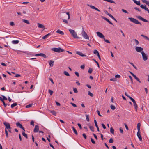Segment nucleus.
Returning a JSON list of instances; mask_svg holds the SVG:
<instances>
[{
	"label": "nucleus",
	"mask_w": 149,
	"mask_h": 149,
	"mask_svg": "<svg viewBox=\"0 0 149 149\" xmlns=\"http://www.w3.org/2000/svg\"><path fill=\"white\" fill-rule=\"evenodd\" d=\"M97 111L98 115L100 117H102V116L100 114L99 111L98 110H97Z\"/></svg>",
	"instance_id": "nucleus-50"
},
{
	"label": "nucleus",
	"mask_w": 149,
	"mask_h": 149,
	"mask_svg": "<svg viewBox=\"0 0 149 149\" xmlns=\"http://www.w3.org/2000/svg\"><path fill=\"white\" fill-rule=\"evenodd\" d=\"M134 104V108L136 111H137L138 106L136 102L133 103Z\"/></svg>",
	"instance_id": "nucleus-20"
},
{
	"label": "nucleus",
	"mask_w": 149,
	"mask_h": 149,
	"mask_svg": "<svg viewBox=\"0 0 149 149\" xmlns=\"http://www.w3.org/2000/svg\"><path fill=\"white\" fill-rule=\"evenodd\" d=\"M110 107L111 109L113 110H114L116 109L115 107L113 105L111 104L110 106Z\"/></svg>",
	"instance_id": "nucleus-34"
},
{
	"label": "nucleus",
	"mask_w": 149,
	"mask_h": 149,
	"mask_svg": "<svg viewBox=\"0 0 149 149\" xmlns=\"http://www.w3.org/2000/svg\"><path fill=\"white\" fill-rule=\"evenodd\" d=\"M38 27L39 28H44V30L45 29V28H44L45 27L44 26V25H43V24L38 23Z\"/></svg>",
	"instance_id": "nucleus-18"
},
{
	"label": "nucleus",
	"mask_w": 149,
	"mask_h": 149,
	"mask_svg": "<svg viewBox=\"0 0 149 149\" xmlns=\"http://www.w3.org/2000/svg\"><path fill=\"white\" fill-rule=\"evenodd\" d=\"M110 81H116V78H111V79H110Z\"/></svg>",
	"instance_id": "nucleus-48"
},
{
	"label": "nucleus",
	"mask_w": 149,
	"mask_h": 149,
	"mask_svg": "<svg viewBox=\"0 0 149 149\" xmlns=\"http://www.w3.org/2000/svg\"><path fill=\"white\" fill-rule=\"evenodd\" d=\"M48 91L49 93H50V95H52L53 93V91L50 89H49L48 90Z\"/></svg>",
	"instance_id": "nucleus-38"
},
{
	"label": "nucleus",
	"mask_w": 149,
	"mask_h": 149,
	"mask_svg": "<svg viewBox=\"0 0 149 149\" xmlns=\"http://www.w3.org/2000/svg\"><path fill=\"white\" fill-rule=\"evenodd\" d=\"M32 104H29L28 105L26 106V108H29V107H31L32 106Z\"/></svg>",
	"instance_id": "nucleus-47"
},
{
	"label": "nucleus",
	"mask_w": 149,
	"mask_h": 149,
	"mask_svg": "<svg viewBox=\"0 0 149 149\" xmlns=\"http://www.w3.org/2000/svg\"><path fill=\"white\" fill-rule=\"evenodd\" d=\"M134 40L135 42V43L136 45H138L139 44V42L138 40L136 39H134Z\"/></svg>",
	"instance_id": "nucleus-45"
},
{
	"label": "nucleus",
	"mask_w": 149,
	"mask_h": 149,
	"mask_svg": "<svg viewBox=\"0 0 149 149\" xmlns=\"http://www.w3.org/2000/svg\"><path fill=\"white\" fill-rule=\"evenodd\" d=\"M17 104L16 103H15L12 104L11 105V108H13L15 106H17Z\"/></svg>",
	"instance_id": "nucleus-28"
},
{
	"label": "nucleus",
	"mask_w": 149,
	"mask_h": 149,
	"mask_svg": "<svg viewBox=\"0 0 149 149\" xmlns=\"http://www.w3.org/2000/svg\"><path fill=\"white\" fill-rule=\"evenodd\" d=\"M129 78L131 80V81L132 83H133V80H132V78L131 76L130 75L129 76Z\"/></svg>",
	"instance_id": "nucleus-59"
},
{
	"label": "nucleus",
	"mask_w": 149,
	"mask_h": 149,
	"mask_svg": "<svg viewBox=\"0 0 149 149\" xmlns=\"http://www.w3.org/2000/svg\"><path fill=\"white\" fill-rule=\"evenodd\" d=\"M134 9L139 12H141V10L139 8H138L137 7H134Z\"/></svg>",
	"instance_id": "nucleus-49"
},
{
	"label": "nucleus",
	"mask_w": 149,
	"mask_h": 149,
	"mask_svg": "<svg viewBox=\"0 0 149 149\" xmlns=\"http://www.w3.org/2000/svg\"><path fill=\"white\" fill-rule=\"evenodd\" d=\"M142 1L143 3L146 4L147 5L149 6V1H148L146 0H143Z\"/></svg>",
	"instance_id": "nucleus-30"
},
{
	"label": "nucleus",
	"mask_w": 149,
	"mask_h": 149,
	"mask_svg": "<svg viewBox=\"0 0 149 149\" xmlns=\"http://www.w3.org/2000/svg\"><path fill=\"white\" fill-rule=\"evenodd\" d=\"M109 142L110 143H112L113 142V139L111 138L109 140Z\"/></svg>",
	"instance_id": "nucleus-44"
},
{
	"label": "nucleus",
	"mask_w": 149,
	"mask_h": 149,
	"mask_svg": "<svg viewBox=\"0 0 149 149\" xmlns=\"http://www.w3.org/2000/svg\"><path fill=\"white\" fill-rule=\"evenodd\" d=\"M86 120L88 121H89V115H86Z\"/></svg>",
	"instance_id": "nucleus-42"
},
{
	"label": "nucleus",
	"mask_w": 149,
	"mask_h": 149,
	"mask_svg": "<svg viewBox=\"0 0 149 149\" xmlns=\"http://www.w3.org/2000/svg\"><path fill=\"white\" fill-rule=\"evenodd\" d=\"M35 56H42L44 57L45 58H47V56H46V55L43 53H40L36 54L35 55Z\"/></svg>",
	"instance_id": "nucleus-11"
},
{
	"label": "nucleus",
	"mask_w": 149,
	"mask_h": 149,
	"mask_svg": "<svg viewBox=\"0 0 149 149\" xmlns=\"http://www.w3.org/2000/svg\"><path fill=\"white\" fill-rule=\"evenodd\" d=\"M3 124L5 126L6 128L8 130L11 129L10 124L9 123L4 122H3Z\"/></svg>",
	"instance_id": "nucleus-6"
},
{
	"label": "nucleus",
	"mask_w": 149,
	"mask_h": 149,
	"mask_svg": "<svg viewBox=\"0 0 149 149\" xmlns=\"http://www.w3.org/2000/svg\"><path fill=\"white\" fill-rule=\"evenodd\" d=\"M50 35V33H49L47 34H46V35H45V36H43L42 37V39H45L48 36H49Z\"/></svg>",
	"instance_id": "nucleus-25"
},
{
	"label": "nucleus",
	"mask_w": 149,
	"mask_h": 149,
	"mask_svg": "<svg viewBox=\"0 0 149 149\" xmlns=\"http://www.w3.org/2000/svg\"><path fill=\"white\" fill-rule=\"evenodd\" d=\"M54 61L53 60H51L49 61V65L51 67H52L54 65Z\"/></svg>",
	"instance_id": "nucleus-22"
},
{
	"label": "nucleus",
	"mask_w": 149,
	"mask_h": 149,
	"mask_svg": "<svg viewBox=\"0 0 149 149\" xmlns=\"http://www.w3.org/2000/svg\"><path fill=\"white\" fill-rule=\"evenodd\" d=\"M104 40L107 43H110V42L109 41V40H107V39H105L104 38Z\"/></svg>",
	"instance_id": "nucleus-57"
},
{
	"label": "nucleus",
	"mask_w": 149,
	"mask_h": 149,
	"mask_svg": "<svg viewBox=\"0 0 149 149\" xmlns=\"http://www.w3.org/2000/svg\"><path fill=\"white\" fill-rule=\"evenodd\" d=\"M97 35L100 38H104V36L101 32H96Z\"/></svg>",
	"instance_id": "nucleus-9"
},
{
	"label": "nucleus",
	"mask_w": 149,
	"mask_h": 149,
	"mask_svg": "<svg viewBox=\"0 0 149 149\" xmlns=\"http://www.w3.org/2000/svg\"><path fill=\"white\" fill-rule=\"evenodd\" d=\"M102 18L103 19L105 20L107 22L110 24L113 25V24L111 21H110L107 18L103 16H102Z\"/></svg>",
	"instance_id": "nucleus-15"
},
{
	"label": "nucleus",
	"mask_w": 149,
	"mask_h": 149,
	"mask_svg": "<svg viewBox=\"0 0 149 149\" xmlns=\"http://www.w3.org/2000/svg\"><path fill=\"white\" fill-rule=\"evenodd\" d=\"M73 130L76 135H78V133L75 128L74 127H72Z\"/></svg>",
	"instance_id": "nucleus-24"
},
{
	"label": "nucleus",
	"mask_w": 149,
	"mask_h": 149,
	"mask_svg": "<svg viewBox=\"0 0 149 149\" xmlns=\"http://www.w3.org/2000/svg\"><path fill=\"white\" fill-rule=\"evenodd\" d=\"M105 13L108 15L109 16V15L110 14V13H109L106 10L104 11Z\"/></svg>",
	"instance_id": "nucleus-61"
},
{
	"label": "nucleus",
	"mask_w": 149,
	"mask_h": 149,
	"mask_svg": "<svg viewBox=\"0 0 149 149\" xmlns=\"http://www.w3.org/2000/svg\"><path fill=\"white\" fill-rule=\"evenodd\" d=\"M39 130V126L38 125H36L35 126L34 129L33 130L34 132H38Z\"/></svg>",
	"instance_id": "nucleus-13"
},
{
	"label": "nucleus",
	"mask_w": 149,
	"mask_h": 149,
	"mask_svg": "<svg viewBox=\"0 0 149 149\" xmlns=\"http://www.w3.org/2000/svg\"><path fill=\"white\" fill-rule=\"evenodd\" d=\"M73 91L75 93H78V91L76 88H73Z\"/></svg>",
	"instance_id": "nucleus-46"
},
{
	"label": "nucleus",
	"mask_w": 149,
	"mask_h": 149,
	"mask_svg": "<svg viewBox=\"0 0 149 149\" xmlns=\"http://www.w3.org/2000/svg\"><path fill=\"white\" fill-rule=\"evenodd\" d=\"M64 74L67 76H69L70 74L68 73L66 71H65L64 72Z\"/></svg>",
	"instance_id": "nucleus-37"
},
{
	"label": "nucleus",
	"mask_w": 149,
	"mask_h": 149,
	"mask_svg": "<svg viewBox=\"0 0 149 149\" xmlns=\"http://www.w3.org/2000/svg\"><path fill=\"white\" fill-rule=\"evenodd\" d=\"M76 53L82 57H88V56L80 52L77 51L76 52Z\"/></svg>",
	"instance_id": "nucleus-10"
},
{
	"label": "nucleus",
	"mask_w": 149,
	"mask_h": 149,
	"mask_svg": "<svg viewBox=\"0 0 149 149\" xmlns=\"http://www.w3.org/2000/svg\"><path fill=\"white\" fill-rule=\"evenodd\" d=\"M88 6L91 8L92 9H95L96 10L98 11H100V10L97 8L95 7L94 6L90 5H88Z\"/></svg>",
	"instance_id": "nucleus-17"
},
{
	"label": "nucleus",
	"mask_w": 149,
	"mask_h": 149,
	"mask_svg": "<svg viewBox=\"0 0 149 149\" xmlns=\"http://www.w3.org/2000/svg\"><path fill=\"white\" fill-rule=\"evenodd\" d=\"M140 126H141V125H140V124L139 123H138V124H137V129L138 130V131H140Z\"/></svg>",
	"instance_id": "nucleus-26"
},
{
	"label": "nucleus",
	"mask_w": 149,
	"mask_h": 149,
	"mask_svg": "<svg viewBox=\"0 0 149 149\" xmlns=\"http://www.w3.org/2000/svg\"><path fill=\"white\" fill-rule=\"evenodd\" d=\"M69 31L71 34L73 38H79L77 36V33L74 30L69 29Z\"/></svg>",
	"instance_id": "nucleus-1"
},
{
	"label": "nucleus",
	"mask_w": 149,
	"mask_h": 149,
	"mask_svg": "<svg viewBox=\"0 0 149 149\" xmlns=\"http://www.w3.org/2000/svg\"><path fill=\"white\" fill-rule=\"evenodd\" d=\"M63 22H64L65 23L68 24V21L66 19H63Z\"/></svg>",
	"instance_id": "nucleus-52"
},
{
	"label": "nucleus",
	"mask_w": 149,
	"mask_h": 149,
	"mask_svg": "<svg viewBox=\"0 0 149 149\" xmlns=\"http://www.w3.org/2000/svg\"><path fill=\"white\" fill-rule=\"evenodd\" d=\"M82 135H83V136L86 139H87V136H86V135L85 134V133H83L82 134Z\"/></svg>",
	"instance_id": "nucleus-58"
},
{
	"label": "nucleus",
	"mask_w": 149,
	"mask_h": 149,
	"mask_svg": "<svg viewBox=\"0 0 149 149\" xmlns=\"http://www.w3.org/2000/svg\"><path fill=\"white\" fill-rule=\"evenodd\" d=\"M114 129L112 127H111L110 128V132L111 133H112V134H114Z\"/></svg>",
	"instance_id": "nucleus-33"
},
{
	"label": "nucleus",
	"mask_w": 149,
	"mask_h": 149,
	"mask_svg": "<svg viewBox=\"0 0 149 149\" xmlns=\"http://www.w3.org/2000/svg\"><path fill=\"white\" fill-rule=\"evenodd\" d=\"M93 69L91 68H89L88 70V72L89 73L91 74L92 72Z\"/></svg>",
	"instance_id": "nucleus-36"
},
{
	"label": "nucleus",
	"mask_w": 149,
	"mask_h": 149,
	"mask_svg": "<svg viewBox=\"0 0 149 149\" xmlns=\"http://www.w3.org/2000/svg\"><path fill=\"white\" fill-rule=\"evenodd\" d=\"M141 53L142 56V58L144 61H146L148 59V56L147 54H146L145 53L143 52L142 51Z\"/></svg>",
	"instance_id": "nucleus-5"
},
{
	"label": "nucleus",
	"mask_w": 149,
	"mask_h": 149,
	"mask_svg": "<svg viewBox=\"0 0 149 149\" xmlns=\"http://www.w3.org/2000/svg\"><path fill=\"white\" fill-rule=\"evenodd\" d=\"M93 60L96 63V64H97V66L99 68L100 67V66H99V63H98V62L97 61H96V60H95V59H93Z\"/></svg>",
	"instance_id": "nucleus-51"
},
{
	"label": "nucleus",
	"mask_w": 149,
	"mask_h": 149,
	"mask_svg": "<svg viewBox=\"0 0 149 149\" xmlns=\"http://www.w3.org/2000/svg\"><path fill=\"white\" fill-rule=\"evenodd\" d=\"M91 142H92V143L93 144H95V141H94V139L93 138H91Z\"/></svg>",
	"instance_id": "nucleus-43"
},
{
	"label": "nucleus",
	"mask_w": 149,
	"mask_h": 149,
	"mask_svg": "<svg viewBox=\"0 0 149 149\" xmlns=\"http://www.w3.org/2000/svg\"><path fill=\"white\" fill-rule=\"evenodd\" d=\"M115 78H120V76L119 74H116L115 76Z\"/></svg>",
	"instance_id": "nucleus-55"
},
{
	"label": "nucleus",
	"mask_w": 149,
	"mask_h": 149,
	"mask_svg": "<svg viewBox=\"0 0 149 149\" xmlns=\"http://www.w3.org/2000/svg\"><path fill=\"white\" fill-rule=\"evenodd\" d=\"M135 49L137 52H140L143 50V49L141 47H137L135 48Z\"/></svg>",
	"instance_id": "nucleus-7"
},
{
	"label": "nucleus",
	"mask_w": 149,
	"mask_h": 149,
	"mask_svg": "<svg viewBox=\"0 0 149 149\" xmlns=\"http://www.w3.org/2000/svg\"><path fill=\"white\" fill-rule=\"evenodd\" d=\"M70 104L73 107H77L76 105L74 103H72V102L70 103Z\"/></svg>",
	"instance_id": "nucleus-56"
},
{
	"label": "nucleus",
	"mask_w": 149,
	"mask_h": 149,
	"mask_svg": "<svg viewBox=\"0 0 149 149\" xmlns=\"http://www.w3.org/2000/svg\"><path fill=\"white\" fill-rule=\"evenodd\" d=\"M94 123H95V126L96 127V128H97V131L98 132H99L100 131L99 129L98 126L97 124V122L96 120H94Z\"/></svg>",
	"instance_id": "nucleus-19"
},
{
	"label": "nucleus",
	"mask_w": 149,
	"mask_h": 149,
	"mask_svg": "<svg viewBox=\"0 0 149 149\" xmlns=\"http://www.w3.org/2000/svg\"><path fill=\"white\" fill-rule=\"evenodd\" d=\"M52 50L55 52H58V53L61 52H63L64 51V50L62 49L60 47L58 48H54L52 49Z\"/></svg>",
	"instance_id": "nucleus-2"
},
{
	"label": "nucleus",
	"mask_w": 149,
	"mask_h": 149,
	"mask_svg": "<svg viewBox=\"0 0 149 149\" xmlns=\"http://www.w3.org/2000/svg\"><path fill=\"white\" fill-rule=\"evenodd\" d=\"M81 34L83 37L85 39H89V36H88L86 33L84 29H83L82 31Z\"/></svg>",
	"instance_id": "nucleus-4"
},
{
	"label": "nucleus",
	"mask_w": 149,
	"mask_h": 149,
	"mask_svg": "<svg viewBox=\"0 0 149 149\" xmlns=\"http://www.w3.org/2000/svg\"><path fill=\"white\" fill-rule=\"evenodd\" d=\"M77 125H78V126H79V128L81 129H82V127L81 125L80 124L78 123L77 124Z\"/></svg>",
	"instance_id": "nucleus-62"
},
{
	"label": "nucleus",
	"mask_w": 149,
	"mask_h": 149,
	"mask_svg": "<svg viewBox=\"0 0 149 149\" xmlns=\"http://www.w3.org/2000/svg\"><path fill=\"white\" fill-rule=\"evenodd\" d=\"M119 129L121 133L122 134H123V128L121 127H120Z\"/></svg>",
	"instance_id": "nucleus-53"
},
{
	"label": "nucleus",
	"mask_w": 149,
	"mask_h": 149,
	"mask_svg": "<svg viewBox=\"0 0 149 149\" xmlns=\"http://www.w3.org/2000/svg\"><path fill=\"white\" fill-rule=\"evenodd\" d=\"M88 95L91 97H93V93H91L90 91H88Z\"/></svg>",
	"instance_id": "nucleus-39"
},
{
	"label": "nucleus",
	"mask_w": 149,
	"mask_h": 149,
	"mask_svg": "<svg viewBox=\"0 0 149 149\" xmlns=\"http://www.w3.org/2000/svg\"><path fill=\"white\" fill-rule=\"evenodd\" d=\"M80 67L81 68V69H84L85 68V65H81L80 66Z\"/></svg>",
	"instance_id": "nucleus-64"
},
{
	"label": "nucleus",
	"mask_w": 149,
	"mask_h": 149,
	"mask_svg": "<svg viewBox=\"0 0 149 149\" xmlns=\"http://www.w3.org/2000/svg\"><path fill=\"white\" fill-rule=\"evenodd\" d=\"M31 125H32L33 126H34V122L32 120L31 122Z\"/></svg>",
	"instance_id": "nucleus-63"
},
{
	"label": "nucleus",
	"mask_w": 149,
	"mask_h": 149,
	"mask_svg": "<svg viewBox=\"0 0 149 149\" xmlns=\"http://www.w3.org/2000/svg\"><path fill=\"white\" fill-rule=\"evenodd\" d=\"M19 42V41L18 40H13L12 41V43L14 44H17Z\"/></svg>",
	"instance_id": "nucleus-32"
},
{
	"label": "nucleus",
	"mask_w": 149,
	"mask_h": 149,
	"mask_svg": "<svg viewBox=\"0 0 149 149\" xmlns=\"http://www.w3.org/2000/svg\"><path fill=\"white\" fill-rule=\"evenodd\" d=\"M23 22L25 23H26V24H29V21L28 20H27L23 19Z\"/></svg>",
	"instance_id": "nucleus-35"
},
{
	"label": "nucleus",
	"mask_w": 149,
	"mask_h": 149,
	"mask_svg": "<svg viewBox=\"0 0 149 149\" xmlns=\"http://www.w3.org/2000/svg\"><path fill=\"white\" fill-rule=\"evenodd\" d=\"M50 112L54 115L56 116V113L54 110L51 111Z\"/></svg>",
	"instance_id": "nucleus-29"
},
{
	"label": "nucleus",
	"mask_w": 149,
	"mask_h": 149,
	"mask_svg": "<svg viewBox=\"0 0 149 149\" xmlns=\"http://www.w3.org/2000/svg\"><path fill=\"white\" fill-rule=\"evenodd\" d=\"M89 128L93 132L94 131V127L93 126H89Z\"/></svg>",
	"instance_id": "nucleus-41"
},
{
	"label": "nucleus",
	"mask_w": 149,
	"mask_h": 149,
	"mask_svg": "<svg viewBox=\"0 0 149 149\" xmlns=\"http://www.w3.org/2000/svg\"><path fill=\"white\" fill-rule=\"evenodd\" d=\"M122 11L123 12H124V13H127V14H128L129 13L127 11H126V10H124V9H122Z\"/></svg>",
	"instance_id": "nucleus-54"
},
{
	"label": "nucleus",
	"mask_w": 149,
	"mask_h": 149,
	"mask_svg": "<svg viewBox=\"0 0 149 149\" xmlns=\"http://www.w3.org/2000/svg\"><path fill=\"white\" fill-rule=\"evenodd\" d=\"M132 0L134 1V3L136 4L137 5H140V1H136V0Z\"/></svg>",
	"instance_id": "nucleus-23"
},
{
	"label": "nucleus",
	"mask_w": 149,
	"mask_h": 149,
	"mask_svg": "<svg viewBox=\"0 0 149 149\" xmlns=\"http://www.w3.org/2000/svg\"><path fill=\"white\" fill-rule=\"evenodd\" d=\"M137 135L140 141L142 140V137L141 136V132L140 131H138L137 134Z\"/></svg>",
	"instance_id": "nucleus-16"
},
{
	"label": "nucleus",
	"mask_w": 149,
	"mask_h": 149,
	"mask_svg": "<svg viewBox=\"0 0 149 149\" xmlns=\"http://www.w3.org/2000/svg\"><path fill=\"white\" fill-rule=\"evenodd\" d=\"M16 125L17 127L23 130L24 131H25V130L24 129V128L23 127L22 125L21 124H20V123H16Z\"/></svg>",
	"instance_id": "nucleus-8"
},
{
	"label": "nucleus",
	"mask_w": 149,
	"mask_h": 149,
	"mask_svg": "<svg viewBox=\"0 0 149 149\" xmlns=\"http://www.w3.org/2000/svg\"><path fill=\"white\" fill-rule=\"evenodd\" d=\"M128 19L131 21L132 22H133L136 24L141 25V22H139L137 20L134 18H133L132 17H129Z\"/></svg>",
	"instance_id": "nucleus-3"
},
{
	"label": "nucleus",
	"mask_w": 149,
	"mask_h": 149,
	"mask_svg": "<svg viewBox=\"0 0 149 149\" xmlns=\"http://www.w3.org/2000/svg\"><path fill=\"white\" fill-rule=\"evenodd\" d=\"M56 32L60 34H61L62 35H63L64 34V33L62 31H60L59 29H58L57 31Z\"/></svg>",
	"instance_id": "nucleus-21"
},
{
	"label": "nucleus",
	"mask_w": 149,
	"mask_h": 149,
	"mask_svg": "<svg viewBox=\"0 0 149 149\" xmlns=\"http://www.w3.org/2000/svg\"><path fill=\"white\" fill-rule=\"evenodd\" d=\"M22 135L25 137L26 138H28L27 135L26 134H25L24 132H22Z\"/></svg>",
	"instance_id": "nucleus-27"
},
{
	"label": "nucleus",
	"mask_w": 149,
	"mask_h": 149,
	"mask_svg": "<svg viewBox=\"0 0 149 149\" xmlns=\"http://www.w3.org/2000/svg\"><path fill=\"white\" fill-rule=\"evenodd\" d=\"M137 18L140 19V20H141L142 21L144 22H149L148 20L144 19V18H143V17H142L141 16H138V17H137Z\"/></svg>",
	"instance_id": "nucleus-12"
},
{
	"label": "nucleus",
	"mask_w": 149,
	"mask_h": 149,
	"mask_svg": "<svg viewBox=\"0 0 149 149\" xmlns=\"http://www.w3.org/2000/svg\"><path fill=\"white\" fill-rule=\"evenodd\" d=\"M2 97H3V99L4 100H7V98L5 96L3 95H2Z\"/></svg>",
	"instance_id": "nucleus-60"
},
{
	"label": "nucleus",
	"mask_w": 149,
	"mask_h": 149,
	"mask_svg": "<svg viewBox=\"0 0 149 149\" xmlns=\"http://www.w3.org/2000/svg\"><path fill=\"white\" fill-rule=\"evenodd\" d=\"M93 53L94 54H95V55H98L99 54V53L98 52V51H97V50H95L94 51H93Z\"/></svg>",
	"instance_id": "nucleus-31"
},
{
	"label": "nucleus",
	"mask_w": 149,
	"mask_h": 149,
	"mask_svg": "<svg viewBox=\"0 0 149 149\" xmlns=\"http://www.w3.org/2000/svg\"><path fill=\"white\" fill-rule=\"evenodd\" d=\"M5 133H6V137L7 138H8V131L6 129H5Z\"/></svg>",
	"instance_id": "nucleus-40"
},
{
	"label": "nucleus",
	"mask_w": 149,
	"mask_h": 149,
	"mask_svg": "<svg viewBox=\"0 0 149 149\" xmlns=\"http://www.w3.org/2000/svg\"><path fill=\"white\" fill-rule=\"evenodd\" d=\"M140 7L142 9H144V10L146 11H149V9L148 8L146 7V5H143L141 4L140 5Z\"/></svg>",
	"instance_id": "nucleus-14"
}]
</instances>
